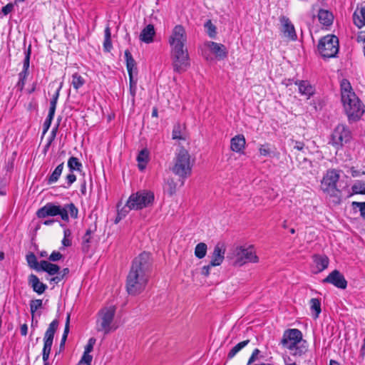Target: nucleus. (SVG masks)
Returning a JSON list of instances; mask_svg holds the SVG:
<instances>
[{
	"label": "nucleus",
	"mask_w": 365,
	"mask_h": 365,
	"mask_svg": "<svg viewBox=\"0 0 365 365\" xmlns=\"http://www.w3.org/2000/svg\"><path fill=\"white\" fill-rule=\"evenodd\" d=\"M339 178V170L329 169L324 175L321 182V189L329 195L334 205H339L341 202V191L336 187Z\"/></svg>",
	"instance_id": "obj_3"
},
{
	"label": "nucleus",
	"mask_w": 365,
	"mask_h": 365,
	"mask_svg": "<svg viewBox=\"0 0 365 365\" xmlns=\"http://www.w3.org/2000/svg\"><path fill=\"white\" fill-rule=\"evenodd\" d=\"M351 139V132L349 128L344 124H339L333 130L329 143L338 150Z\"/></svg>",
	"instance_id": "obj_9"
},
{
	"label": "nucleus",
	"mask_w": 365,
	"mask_h": 365,
	"mask_svg": "<svg viewBox=\"0 0 365 365\" xmlns=\"http://www.w3.org/2000/svg\"><path fill=\"white\" fill-rule=\"evenodd\" d=\"M96 340L95 338H93V337L90 338L88 339V344L85 346L84 353L89 354L90 352H91L93 349V346L96 344Z\"/></svg>",
	"instance_id": "obj_51"
},
{
	"label": "nucleus",
	"mask_w": 365,
	"mask_h": 365,
	"mask_svg": "<svg viewBox=\"0 0 365 365\" xmlns=\"http://www.w3.org/2000/svg\"><path fill=\"white\" fill-rule=\"evenodd\" d=\"M310 309L313 313V317L314 319L319 317V314L322 312L321 309V301L317 298H312L310 299Z\"/></svg>",
	"instance_id": "obj_30"
},
{
	"label": "nucleus",
	"mask_w": 365,
	"mask_h": 365,
	"mask_svg": "<svg viewBox=\"0 0 365 365\" xmlns=\"http://www.w3.org/2000/svg\"><path fill=\"white\" fill-rule=\"evenodd\" d=\"M351 190L354 194H365V183L362 181H358L352 185Z\"/></svg>",
	"instance_id": "obj_42"
},
{
	"label": "nucleus",
	"mask_w": 365,
	"mask_h": 365,
	"mask_svg": "<svg viewBox=\"0 0 365 365\" xmlns=\"http://www.w3.org/2000/svg\"><path fill=\"white\" fill-rule=\"evenodd\" d=\"M324 283H329L337 288L344 289L347 287V281L344 275L337 269L332 271L323 279Z\"/></svg>",
	"instance_id": "obj_15"
},
{
	"label": "nucleus",
	"mask_w": 365,
	"mask_h": 365,
	"mask_svg": "<svg viewBox=\"0 0 365 365\" xmlns=\"http://www.w3.org/2000/svg\"><path fill=\"white\" fill-rule=\"evenodd\" d=\"M64 167V163H61L59 164L55 170L53 171V173L47 178V183L48 185L53 184L56 182L63 171Z\"/></svg>",
	"instance_id": "obj_29"
},
{
	"label": "nucleus",
	"mask_w": 365,
	"mask_h": 365,
	"mask_svg": "<svg viewBox=\"0 0 365 365\" xmlns=\"http://www.w3.org/2000/svg\"><path fill=\"white\" fill-rule=\"evenodd\" d=\"M353 21L358 28L365 26V6L357 9L353 14Z\"/></svg>",
	"instance_id": "obj_24"
},
{
	"label": "nucleus",
	"mask_w": 365,
	"mask_h": 365,
	"mask_svg": "<svg viewBox=\"0 0 365 365\" xmlns=\"http://www.w3.org/2000/svg\"><path fill=\"white\" fill-rule=\"evenodd\" d=\"M351 176L354 178L359 177L361 175H365V171H360L356 170L354 167H351L350 169Z\"/></svg>",
	"instance_id": "obj_60"
},
{
	"label": "nucleus",
	"mask_w": 365,
	"mask_h": 365,
	"mask_svg": "<svg viewBox=\"0 0 365 365\" xmlns=\"http://www.w3.org/2000/svg\"><path fill=\"white\" fill-rule=\"evenodd\" d=\"M115 313V309L113 307L102 309L99 313V317L96 322V330L103 331L104 334H108L111 330V324L113 321Z\"/></svg>",
	"instance_id": "obj_10"
},
{
	"label": "nucleus",
	"mask_w": 365,
	"mask_h": 365,
	"mask_svg": "<svg viewBox=\"0 0 365 365\" xmlns=\"http://www.w3.org/2000/svg\"><path fill=\"white\" fill-rule=\"evenodd\" d=\"M292 143H294V147H293L294 149L301 151L302 153H304L306 148H305V145L303 142L297 141V140H292Z\"/></svg>",
	"instance_id": "obj_55"
},
{
	"label": "nucleus",
	"mask_w": 365,
	"mask_h": 365,
	"mask_svg": "<svg viewBox=\"0 0 365 365\" xmlns=\"http://www.w3.org/2000/svg\"><path fill=\"white\" fill-rule=\"evenodd\" d=\"M318 50L323 58H334L339 52V39L334 35H327L319 40Z\"/></svg>",
	"instance_id": "obj_7"
},
{
	"label": "nucleus",
	"mask_w": 365,
	"mask_h": 365,
	"mask_svg": "<svg viewBox=\"0 0 365 365\" xmlns=\"http://www.w3.org/2000/svg\"><path fill=\"white\" fill-rule=\"evenodd\" d=\"M313 260L319 272H322L328 267L329 260L325 255H315L313 256Z\"/></svg>",
	"instance_id": "obj_26"
},
{
	"label": "nucleus",
	"mask_w": 365,
	"mask_h": 365,
	"mask_svg": "<svg viewBox=\"0 0 365 365\" xmlns=\"http://www.w3.org/2000/svg\"><path fill=\"white\" fill-rule=\"evenodd\" d=\"M26 261L29 266L37 272H40L41 262H38L36 255L33 252H30L26 255Z\"/></svg>",
	"instance_id": "obj_34"
},
{
	"label": "nucleus",
	"mask_w": 365,
	"mask_h": 365,
	"mask_svg": "<svg viewBox=\"0 0 365 365\" xmlns=\"http://www.w3.org/2000/svg\"><path fill=\"white\" fill-rule=\"evenodd\" d=\"M56 106H50L49 111L47 118L49 119H53Z\"/></svg>",
	"instance_id": "obj_63"
},
{
	"label": "nucleus",
	"mask_w": 365,
	"mask_h": 365,
	"mask_svg": "<svg viewBox=\"0 0 365 365\" xmlns=\"http://www.w3.org/2000/svg\"><path fill=\"white\" fill-rule=\"evenodd\" d=\"M259 353H260V351L258 349H255L252 351V354L248 360L247 364L250 365V364L254 363L257 360Z\"/></svg>",
	"instance_id": "obj_58"
},
{
	"label": "nucleus",
	"mask_w": 365,
	"mask_h": 365,
	"mask_svg": "<svg viewBox=\"0 0 365 365\" xmlns=\"http://www.w3.org/2000/svg\"><path fill=\"white\" fill-rule=\"evenodd\" d=\"M302 331L297 329H287L284 332L281 344L289 349H293L302 341Z\"/></svg>",
	"instance_id": "obj_13"
},
{
	"label": "nucleus",
	"mask_w": 365,
	"mask_h": 365,
	"mask_svg": "<svg viewBox=\"0 0 365 365\" xmlns=\"http://www.w3.org/2000/svg\"><path fill=\"white\" fill-rule=\"evenodd\" d=\"M30 312H31V314L33 317V318H34V314L36 313V312L42 307L43 306V302L41 299H32L30 301Z\"/></svg>",
	"instance_id": "obj_41"
},
{
	"label": "nucleus",
	"mask_w": 365,
	"mask_h": 365,
	"mask_svg": "<svg viewBox=\"0 0 365 365\" xmlns=\"http://www.w3.org/2000/svg\"><path fill=\"white\" fill-rule=\"evenodd\" d=\"M187 35L184 27L175 26L169 38L170 58L174 72L182 73L190 66V60L186 47Z\"/></svg>",
	"instance_id": "obj_1"
},
{
	"label": "nucleus",
	"mask_w": 365,
	"mask_h": 365,
	"mask_svg": "<svg viewBox=\"0 0 365 365\" xmlns=\"http://www.w3.org/2000/svg\"><path fill=\"white\" fill-rule=\"evenodd\" d=\"M245 138L243 135H237L230 140V148L232 151L242 153L245 148Z\"/></svg>",
	"instance_id": "obj_19"
},
{
	"label": "nucleus",
	"mask_w": 365,
	"mask_h": 365,
	"mask_svg": "<svg viewBox=\"0 0 365 365\" xmlns=\"http://www.w3.org/2000/svg\"><path fill=\"white\" fill-rule=\"evenodd\" d=\"M58 125H57L55 128H53L52 129V131H51V138H50V140H49V141L48 143L47 146H49L50 144L51 143L52 140L55 138V137L56 135L57 130H58Z\"/></svg>",
	"instance_id": "obj_62"
},
{
	"label": "nucleus",
	"mask_w": 365,
	"mask_h": 365,
	"mask_svg": "<svg viewBox=\"0 0 365 365\" xmlns=\"http://www.w3.org/2000/svg\"><path fill=\"white\" fill-rule=\"evenodd\" d=\"M63 239L62 240V245L64 247H70L71 245V240L70 237L71 236V231L69 229H65L63 231Z\"/></svg>",
	"instance_id": "obj_45"
},
{
	"label": "nucleus",
	"mask_w": 365,
	"mask_h": 365,
	"mask_svg": "<svg viewBox=\"0 0 365 365\" xmlns=\"http://www.w3.org/2000/svg\"><path fill=\"white\" fill-rule=\"evenodd\" d=\"M250 342V340H245L238 343L235 345L228 353L227 358L232 359L242 349H243L245 346H247Z\"/></svg>",
	"instance_id": "obj_37"
},
{
	"label": "nucleus",
	"mask_w": 365,
	"mask_h": 365,
	"mask_svg": "<svg viewBox=\"0 0 365 365\" xmlns=\"http://www.w3.org/2000/svg\"><path fill=\"white\" fill-rule=\"evenodd\" d=\"M207 246L204 242L198 243L195 248V255L198 259H202L207 254Z\"/></svg>",
	"instance_id": "obj_36"
},
{
	"label": "nucleus",
	"mask_w": 365,
	"mask_h": 365,
	"mask_svg": "<svg viewBox=\"0 0 365 365\" xmlns=\"http://www.w3.org/2000/svg\"><path fill=\"white\" fill-rule=\"evenodd\" d=\"M225 251L226 248L224 243H217L211 254V260L210 262V266L220 265L225 259Z\"/></svg>",
	"instance_id": "obj_17"
},
{
	"label": "nucleus",
	"mask_w": 365,
	"mask_h": 365,
	"mask_svg": "<svg viewBox=\"0 0 365 365\" xmlns=\"http://www.w3.org/2000/svg\"><path fill=\"white\" fill-rule=\"evenodd\" d=\"M341 97L349 121L359 120L364 113V106L353 91L350 83L345 79L341 83Z\"/></svg>",
	"instance_id": "obj_2"
},
{
	"label": "nucleus",
	"mask_w": 365,
	"mask_h": 365,
	"mask_svg": "<svg viewBox=\"0 0 365 365\" xmlns=\"http://www.w3.org/2000/svg\"><path fill=\"white\" fill-rule=\"evenodd\" d=\"M184 128L180 124H177L174 126L173 130V139L174 140H185V138L183 135Z\"/></svg>",
	"instance_id": "obj_38"
},
{
	"label": "nucleus",
	"mask_w": 365,
	"mask_h": 365,
	"mask_svg": "<svg viewBox=\"0 0 365 365\" xmlns=\"http://www.w3.org/2000/svg\"><path fill=\"white\" fill-rule=\"evenodd\" d=\"M112 48L111 32L110 27L108 26L104 31L103 49L106 52H110Z\"/></svg>",
	"instance_id": "obj_31"
},
{
	"label": "nucleus",
	"mask_w": 365,
	"mask_h": 365,
	"mask_svg": "<svg viewBox=\"0 0 365 365\" xmlns=\"http://www.w3.org/2000/svg\"><path fill=\"white\" fill-rule=\"evenodd\" d=\"M306 343V341H302L300 345L297 344L293 349H291L293 351L292 355L301 356L304 354L307 351Z\"/></svg>",
	"instance_id": "obj_40"
},
{
	"label": "nucleus",
	"mask_w": 365,
	"mask_h": 365,
	"mask_svg": "<svg viewBox=\"0 0 365 365\" xmlns=\"http://www.w3.org/2000/svg\"><path fill=\"white\" fill-rule=\"evenodd\" d=\"M40 271L47 272L49 275H55L58 274L60 271V267L56 264H53L46 260H41L40 265Z\"/></svg>",
	"instance_id": "obj_23"
},
{
	"label": "nucleus",
	"mask_w": 365,
	"mask_h": 365,
	"mask_svg": "<svg viewBox=\"0 0 365 365\" xmlns=\"http://www.w3.org/2000/svg\"><path fill=\"white\" fill-rule=\"evenodd\" d=\"M70 319H71V314L68 313V314H67V317H66V324H65V328H64L63 334L62 335V338H61L60 346H59L60 351L64 349V348H65V343L66 341V339H67V337H68V335L69 333Z\"/></svg>",
	"instance_id": "obj_32"
},
{
	"label": "nucleus",
	"mask_w": 365,
	"mask_h": 365,
	"mask_svg": "<svg viewBox=\"0 0 365 365\" xmlns=\"http://www.w3.org/2000/svg\"><path fill=\"white\" fill-rule=\"evenodd\" d=\"M36 215L38 218L60 215L62 220L65 222L69 221V216L67 215L66 210L63 209L61 206L51 202L46 203L43 207L38 209L36 212Z\"/></svg>",
	"instance_id": "obj_11"
},
{
	"label": "nucleus",
	"mask_w": 365,
	"mask_h": 365,
	"mask_svg": "<svg viewBox=\"0 0 365 365\" xmlns=\"http://www.w3.org/2000/svg\"><path fill=\"white\" fill-rule=\"evenodd\" d=\"M137 161L139 170H143L149 161V151L147 149L141 150L137 156Z\"/></svg>",
	"instance_id": "obj_28"
},
{
	"label": "nucleus",
	"mask_w": 365,
	"mask_h": 365,
	"mask_svg": "<svg viewBox=\"0 0 365 365\" xmlns=\"http://www.w3.org/2000/svg\"><path fill=\"white\" fill-rule=\"evenodd\" d=\"M214 266H210V263H209L207 265L203 266L202 268L201 274L205 277H207L210 274V270L211 267H213Z\"/></svg>",
	"instance_id": "obj_61"
},
{
	"label": "nucleus",
	"mask_w": 365,
	"mask_h": 365,
	"mask_svg": "<svg viewBox=\"0 0 365 365\" xmlns=\"http://www.w3.org/2000/svg\"><path fill=\"white\" fill-rule=\"evenodd\" d=\"M62 208L66 210L67 215L70 214L72 218L76 219L78 217V210L73 203L66 204Z\"/></svg>",
	"instance_id": "obj_39"
},
{
	"label": "nucleus",
	"mask_w": 365,
	"mask_h": 365,
	"mask_svg": "<svg viewBox=\"0 0 365 365\" xmlns=\"http://www.w3.org/2000/svg\"><path fill=\"white\" fill-rule=\"evenodd\" d=\"M59 322L58 319H53L48 325L43 336V347L42 350V359L43 365H50L48 362L49 355L53 341V338L56 330L58 329Z\"/></svg>",
	"instance_id": "obj_8"
},
{
	"label": "nucleus",
	"mask_w": 365,
	"mask_h": 365,
	"mask_svg": "<svg viewBox=\"0 0 365 365\" xmlns=\"http://www.w3.org/2000/svg\"><path fill=\"white\" fill-rule=\"evenodd\" d=\"M352 207L354 208L359 207L361 217L364 220H365V202H353Z\"/></svg>",
	"instance_id": "obj_48"
},
{
	"label": "nucleus",
	"mask_w": 365,
	"mask_h": 365,
	"mask_svg": "<svg viewBox=\"0 0 365 365\" xmlns=\"http://www.w3.org/2000/svg\"><path fill=\"white\" fill-rule=\"evenodd\" d=\"M193 163L189 152L181 148L176 153L172 171L179 177L186 178L191 175Z\"/></svg>",
	"instance_id": "obj_4"
},
{
	"label": "nucleus",
	"mask_w": 365,
	"mask_h": 365,
	"mask_svg": "<svg viewBox=\"0 0 365 365\" xmlns=\"http://www.w3.org/2000/svg\"><path fill=\"white\" fill-rule=\"evenodd\" d=\"M209 47L219 59H224L227 56V49L223 44L211 41L209 43Z\"/></svg>",
	"instance_id": "obj_21"
},
{
	"label": "nucleus",
	"mask_w": 365,
	"mask_h": 365,
	"mask_svg": "<svg viewBox=\"0 0 365 365\" xmlns=\"http://www.w3.org/2000/svg\"><path fill=\"white\" fill-rule=\"evenodd\" d=\"M63 258V255L57 251H53L50 256L48 257V259L51 262H57Z\"/></svg>",
	"instance_id": "obj_54"
},
{
	"label": "nucleus",
	"mask_w": 365,
	"mask_h": 365,
	"mask_svg": "<svg viewBox=\"0 0 365 365\" xmlns=\"http://www.w3.org/2000/svg\"><path fill=\"white\" fill-rule=\"evenodd\" d=\"M125 58L126 61V68L128 70V76H133V73L135 71L137 72L136 63L135 59L133 58V56L129 50H125Z\"/></svg>",
	"instance_id": "obj_25"
},
{
	"label": "nucleus",
	"mask_w": 365,
	"mask_h": 365,
	"mask_svg": "<svg viewBox=\"0 0 365 365\" xmlns=\"http://www.w3.org/2000/svg\"><path fill=\"white\" fill-rule=\"evenodd\" d=\"M154 193L146 190H139L130 195L128 206L135 210H142L151 205L154 201Z\"/></svg>",
	"instance_id": "obj_6"
},
{
	"label": "nucleus",
	"mask_w": 365,
	"mask_h": 365,
	"mask_svg": "<svg viewBox=\"0 0 365 365\" xmlns=\"http://www.w3.org/2000/svg\"><path fill=\"white\" fill-rule=\"evenodd\" d=\"M279 21L282 25L281 31L284 36L289 40H297V36L295 31V29L289 19L285 16H281L279 17Z\"/></svg>",
	"instance_id": "obj_16"
},
{
	"label": "nucleus",
	"mask_w": 365,
	"mask_h": 365,
	"mask_svg": "<svg viewBox=\"0 0 365 365\" xmlns=\"http://www.w3.org/2000/svg\"><path fill=\"white\" fill-rule=\"evenodd\" d=\"M29 76V71H21L19 73V80H22V81H25L26 80L27 77Z\"/></svg>",
	"instance_id": "obj_64"
},
{
	"label": "nucleus",
	"mask_w": 365,
	"mask_h": 365,
	"mask_svg": "<svg viewBox=\"0 0 365 365\" xmlns=\"http://www.w3.org/2000/svg\"><path fill=\"white\" fill-rule=\"evenodd\" d=\"M176 188H177V184L174 181V180L168 179L165 184V189L167 190V192H168V194L170 196L175 193Z\"/></svg>",
	"instance_id": "obj_43"
},
{
	"label": "nucleus",
	"mask_w": 365,
	"mask_h": 365,
	"mask_svg": "<svg viewBox=\"0 0 365 365\" xmlns=\"http://www.w3.org/2000/svg\"><path fill=\"white\" fill-rule=\"evenodd\" d=\"M68 167L69 170L73 173L74 170H81L82 164L76 157L72 156L68 160Z\"/></svg>",
	"instance_id": "obj_35"
},
{
	"label": "nucleus",
	"mask_w": 365,
	"mask_h": 365,
	"mask_svg": "<svg viewBox=\"0 0 365 365\" xmlns=\"http://www.w3.org/2000/svg\"><path fill=\"white\" fill-rule=\"evenodd\" d=\"M205 27L207 29V33L208 35L210 37H214L216 34V27L212 23L210 20H208L205 24Z\"/></svg>",
	"instance_id": "obj_47"
},
{
	"label": "nucleus",
	"mask_w": 365,
	"mask_h": 365,
	"mask_svg": "<svg viewBox=\"0 0 365 365\" xmlns=\"http://www.w3.org/2000/svg\"><path fill=\"white\" fill-rule=\"evenodd\" d=\"M53 119L46 118L43 125V133L45 134L49 129Z\"/></svg>",
	"instance_id": "obj_59"
},
{
	"label": "nucleus",
	"mask_w": 365,
	"mask_h": 365,
	"mask_svg": "<svg viewBox=\"0 0 365 365\" xmlns=\"http://www.w3.org/2000/svg\"><path fill=\"white\" fill-rule=\"evenodd\" d=\"M93 356L88 353H83V355L80 361V363H84L86 365H91Z\"/></svg>",
	"instance_id": "obj_56"
},
{
	"label": "nucleus",
	"mask_w": 365,
	"mask_h": 365,
	"mask_svg": "<svg viewBox=\"0 0 365 365\" xmlns=\"http://www.w3.org/2000/svg\"><path fill=\"white\" fill-rule=\"evenodd\" d=\"M155 31L153 24L147 25L141 31L139 38L145 43H150L153 41Z\"/></svg>",
	"instance_id": "obj_20"
},
{
	"label": "nucleus",
	"mask_w": 365,
	"mask_h": 365,
	"mask_svg": "<svg viewBox=\"0 0 365 365\" xmlns=\"http://www.w3.org/2000/svg\"><path fill=\"white\" fill-rule=\"evenodd\" d=\"M61 88H62V83H61L60 86L56 90V93H54L52 98L51 99L50 106H56L57 101H58V99L59 97L60 91H61Z\"/></svg>",
	"instance_id": "obj_53"
},
{
	"label": "nucleus",
	"mask_w": 365,
	"mask_h": 365,
	"mask_svg": "<svg viewBox=\"0 0 365 365\" xmlns=\"http://www.w3.org/2000/svg\"><path fill=\"white\" fill-rule=\"evenodd\" d=\"M31 52V46H29L28 49L25 51V58L23 62V71H29Z\"/></svg>",
	"instance_id": "obj_44"
},
{
	"label": "nucleus",
	"mask_w": 365,
	"mask_h": 365,
	"mask_svg": "<svg viewBox=\"0 0 365 365\" xmlns=\"http://www.w3.org/2000/svg\"><path fill=\"white\" fill-rule=\"evenodd\" d=\"M295 84L298 86L299 92L308 98L314 93V89L307 81H297Z\"/></svg>",
	"instance_id": "obj_22"
},
{
	"label": "nucleus",
	"mask_w": 365,
	"mask_h": 365,
	"mask_svg": "<svg viewBox=\"0 0 365 365\" xmlns=\"http://www.w3.org/2000/svg\"><path fill=\"white\" fill-rule=\"evenodd\" d=\"M91 236L84 235L83 237V242H82V250L83 252H88L90 247V242H91Z\"/></svg>",
	"instance_id": "obj_49"
},
{
	"label": "nucleus",
	"mask_w": 365,
	"mask_h": 365,
	"mask_svg": "<svg viewBox=\"0 0 365 365\" xmlns=\"http://www.w3.org/2000/svg\"><path fill=\"white\" fill-rule=\"evenodd\" d=\"M14 9V4L9 3L6 6H3L1 9V12L4 16L8 15L9 13H11Z\"/></svg>",
	"instance_id": "obj_57"
},
{
	"label": "nucleus",
	"mask_w": 365,
	"mask_h": 365,
	"mask_svg": "<svg viewBox=\"0 0 365 365\" xmlns=\"http://www.w3.org/2000/svg\"><path fill=\"white\" fill-rule=\"evenodd\" d=\"M76 180V176L71 173H69L66 176V185H64L63 187L64 188H68Z\"/></svg>",
	"instance_id": "obj_52"
},
{
	"label": "nucleus",
	"mask_w": 365,
	"mask_h": 365,
	"mask_svg": "<svg viewBox=\"0 0 365 365\" xmlns=\"http://www.w3.org/2000/svg\"><path fill=\"white\" fill-rule=\"evenodd\" d=\"M151 265L152 260L150 254L143 252L133 259L130 269H133L138 273L148 274L149 276Z\"/></svg>",
	"instance_id": "obj_12"
},
{
	"label": "nucleus",
	"mask_w": 365,
	"mask_h": 365,
	"mask_svg": "<svg viewBox=\"0 0 365 365\" xmlns=\"http://www.w3.org/2000/svg\"><path fill=\"white\" fill-rule=\"evenodd\" d=\"M28 283L32 288L33 291L38 294H42L48 288L47 285L40 282L38 277L34 274H31L29 276Z\"/></svg>",
	"instance_id": "obj_18"
},
{
	"label": "nucleus",
	"mask_w": 365,
	"mask_h": 365,
	"mask_svg": "<svg viewBox=\"0 0 365 365\" xmlns=\"http://www.w3.org/2000/svg\"><path fill=\"white\" fill-rule=\"evenodd\" d=\"M130 93L133 97V101L137 91V81L133 79V76H129Z\"/></svg>",
	"instance_id": "obj_46"
},
{
	"label": "nucleus",
	"mask_w": 365,
	"mask_h": 365,
	"mask_svg": "<svg viewBox=\"0 0 365 365\" xmlns=\"http://www.w3.org/2000/svg\"><path fill=\"white\" fill-rule=\"evenodd\" d=\"M319 21L324 26H329L332 24L333 14L327 10L320 9L318 13Z\"/></svg>",
	"instance_id": "obj_27"
},
{
	"label": "nucleus",
	"mask_w": 365,
	"mask_h": 365,
	"mask_svg": "<svg viewBox=\"0 0 365 365\" xmlns=\"http://www.w3.org/2000/svg\"><path fill=\"white\" fill-rule=\"evenodd\" d=\"M86 83V81L79 73H75L72 75L71 85L73 88L78 91Z\"/></svg>",
	"instance_id": "obj_33"
},
{
	"label": "nucleus",
	"mask_w": 365,
	"mask_h": 365,
	"mask_svg": "<svg viewBox=\"0 0 365 365\" xmlns=\"http://www.w3.org/2000/svg\"><path fill=\"white\" fill-rule=\"evenodd\" d=\"M149 276L130 269L127 279L125 288L127 292L132 296L140 294L144 291L148 282Z\"/></svg>",
	"instance_id": "obj_5"
},
{
	"label": "nucleus",
	"mask_w": 365,
	"mask_h": 365,
	"mask_svg": "<svg viewBox=\"0 0 365 365\" xmlns=\"http://www.w3.org/2000/svg\"><path fill=\"white\" fill-rule=\"evenodd\" d=\"M118 213L119 215H120L121 217H125L128 213L129 212L130 210H135V208H130L128 206V202H126V204L122 207V208H119L120 207V205H118Z\"/></svg>",
	"instance_id": "obj_50"
},
{
	"label": "nucleus",
	"mask_w": 365,
	"mask_h": 365,
	"mask_svg": "<svg viewBox=\"0 0 365 365\" xmlns=\"http://www.w3.org/2000/svg\"><path fill=\"white\" fill-rule=\"evenodd\" d=\"M258 257L255 255L252 247L247 248L240 247L237 251L235 264L236 266H242L248 262L255 263L258 262Z\"/></svg>",
	"instance_id": "obj_14"
}]
</instances>
